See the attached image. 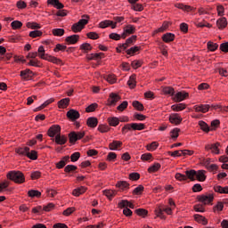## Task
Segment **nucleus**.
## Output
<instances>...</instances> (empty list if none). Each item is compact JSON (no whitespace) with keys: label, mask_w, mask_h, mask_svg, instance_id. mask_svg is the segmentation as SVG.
Masks as SVG:
<instances>
[{"label":"nucleus","mask_w":228,"mask_h":228,"mask_svg":"<svg viewBox=\"0 0 228 228\" xmlns=\"http://www.w3.org/2000/svg\"><path fill=\"white\" fill-rule=\"evenodd\" d=\"M196 28H211V24L208 21H200L196 23Z\"/></svg>","instance_id":"59"},{"label":"nucleus","mask_w":228,"mask_h":228,"mask_svg":"<svg viewBox=\"0 0 228 228\" xmlns=\"http://www.w3.org/2000/svg\"><path fill=\"white\" fill-rule=\"evenodd\" d=\"M189 94L184 92V91H181L175 94V97H174V101L175 102H183V101H184V99H187V97H189Z\"/></svg>","instance_id":"14"},{"label":"nucleus","mask_w":228,"mask_h":228,"mask_svg":"<svg viewBox=\"0 0 228 228\" xmlns=\"http://www.w3.org/2000/svg\"><path fill=\"white\" fill-rule=\"evenodd\" d=\"M61 127L59 125H53L48 129V136L50 138H54V136H58V134H61Z\"/></svg>","instance_id":"7"},{"label":"nucleus","mask_w":228,"mask_h":228,"mask_svg":"<svg viewBox=\"0 0 228 228\" xmlns=\"http://www.w3.org/2000/svg\"><path fill=\"white\" fill-rule=\"evenodd\" d=\"M12 29H20L22 28V23L20 20H14L11 23Z\"/></svg>","instance_id":"48"},{"label":"nucleus","mask_w":228,"mask_h":228,"mask_svg":"<svg viewBox=\"0 0 228 228\" xmlns=\"http://www.w3.org/2000/svg\"><path fill=\"white\" fill-rule=\"evenodd\" d=\"M131 8L134 12H143V5L141 4H134L131 5Z\"/></svg>","instance_id":"49"},{"label":"nucleus","mask_w":228,"mask_h":228,"mask_svg":"<svg viewBox=\"0 0 228 228\" xmlns=\"http://www.w3.org/2000/svg\"><path fill=\"white\" fill-rule=\"evenodd\" d=\"M220 50L223 52V53H228V42L226 43H222L220 45Z\"/></svg>","instance_id":"64"},{"label":"nucleus","mask_w":228,"mask_h":228,"mask_svg":"<svg viewBox=\"0 0 228 228\" xmlns=\"http://www.w3.org/2000/svg\"><path fill=\"white\" fill-rule=\"evenodd\" d=\"M214 190L216 193H228V186L222 187L220 185L214 186Z\"/></svg>","instance_id":"33"},{"label":"nucleus","mask_w":228,"mask_h":228,"mask_svg":"<svg viewBox=\"0 0 228 228\" xmlns=\"http://www.w3.org/2000/svg\"><path fill=\"white\" fill-rule=\"evenodd\" d=\"M86 124L88 127H93V128L97 127V125L99 124V120L97 119V118L91 117L87 118Z\"/></svg>","instance_id":"20"},{"label":"nucleus","mask_w":228,"mask_h":228,"mask_svg":"<svg viewBox=\"0 0 228 228\" xmlns=\"http://www.w3.org/2000/svg\"><path fill=\"white\" fill-rule=\"evenodd\" d=\"M133 33H134V29H126L121 36L117 33H111L109 37L111 40H120V38H126L128 35H133Z\"/></svg>","instance_id":"3"},{"label":"nucleus","mask_w":228,"mask_h":228,"mask_svg":"<svg viewBox=\"0 0 228 228\" xmlns=\"http://www.w3.org/2000/svg\"><path fill=\"white\" fill-rule=\"evenodd\" d=\"M65 41L69 45H74V44H77V42H79V35H71L67 37Z\"/></svg>","instance_id":"19"},{"label":"nucleus","mask_w":228,"mask_h":228,"mask_svg":"<svg viewBox=\"0 0 228 228\" xmlns=\"http://www.w3.org/2000/svg\"><path fill=\"white\" fill-rule=\"evenodd\" d=\"M85 137V131L82 132H71L69 134V142L76 143L77 140H81Z\"/></svg>","instance_id":"4"},{"label":"nucleus","mask_w":228,"mask_h":228,"mask_svg":"<svg viewBox=\"0 0 228 228\" xmlns=\"http://www.w3.org/2000/svg\"><path fill=\"white\" fill-rule=\"evenodd\" d=\"M46 61H51L52 63H56L57 65L61 63V61L56 57H53L51 55H47L46 58H45Z\"/></svg>","instance_id":"41"},{"label":"nucleus","mask_w":228,"mask_h":228,"mask_svg":"<svg viewBox=\"0 0 228 228\" xmlns=\"http://www.w3.org/2000/svg\"><path fill=\"white\" fill-rule=\"evenodd\" d=\"M75 170H77V167L74 165H68L64 168V172H66L67 174H70V172H74Z\"/></svg>","instance_id":"54"},{"label":"nucleus","mask_w":228,"mask_h":228,"mask_svg":"<svg viewBox=\"0 0 228 228\" xmlns=\"http://www.w3.org/2000/svg\"><path fill=\"white\" fill-rule=\"evenodd\" d=\"M47 4L53 6V8H56L57 10H63V8H65V5L61 4L60 0H47Z\"/></svg>","instance_id":"17"},{"label":"nucleus","mask_w":228,"mask_h":228,"mask_svg":"<svg viewBox=\"0 0 228 228\" xmlns=\"http://www.w3.org/2000/svg\"><path fill=\"white\" fill-rule=\"evenodd\" d=\"M86 37L87 38H90V40H97L99 38V34L96 32H88Z\"/></svg>","instance_id":"57"},{"label":"nucleus","mask_w":228,"mask_h":228,"mask_svg":"<svg viewBox=\"0 0 228 228\" xmlns=\"http://www.w3.org/2000/svg\"><path fill=\"white\" fill-rule=\"evenodd\" d=\"M142 47L140 46H133L130 49L126 50V54H129L130 56H133V54L138 53Z\"/></svg>","instance_id":"42"},{"label":"nucleus","mask_w":228,"mask_h":228,"mask_svg":"<svg viewBox=\"0 0 228 228\" xmlns=\"http://www.w3.org/2000/svg\"><path fill=\"white\" fill-rule=\"evenodd\" d=\"M130 181H138L140 179V175L138 173H131L129 175Z\"/></svg>","instance_id":"63"},{"label":"nucleus","mask_w":228,"mask_h":228,"mask_svg":"<svg viewBox=\"0 0 228 228\" xmlns=\"http://www.w3.org/2000/svg\"><path fill=\"white\" fill-rule=\"evenodd\" d=\"M127 106H128V102H127V101H125L117 107V110L118 111H124V110H126V108H127Z\"/></svg>","instance_id":"61"},{"label":"nucleus","mask_w":228,"mask_h":228,"mask_svg":"<svg viewBox=\"0 0 228 228\" xmlns=\"http://www.w3.org/2000/svg\"><path fill=\"white\" fill-rule=\"evenodd\" d=\"M69 102H70V99L64 98V99L59 101L58 106H59V108H66L67 106H69Z\"/></svg>","instance_id":"40"},{"label":"nucleus","mask_w":228,"mask_h":228,"mask_svg":"<svg viewBox=\"0 0 228 228\" xmlns=\"http://www.w3.org/2000/svg\"><path fill=\"white\" fill-rule=\"evenodd\" d=\"M199 126L202 131H204L205 133H209V126H208L206 122L202 120L199 121Z\"/></svg>","instance_id":"43"},{"label":"nucleus","mask_w":228,"mask_h":228,"mask_svg":"<svg viewBox=\"0 0 228 228\" xmlns=\"http://www.w3.org/2000/svg\"><path fill=\"white\" fill-rule=\"evenodd\" d=\"M163 93L166 95H174V94H175V91L174 90L173 87L167 86L163 88Z\"/></svg>","instance_id":"46"},{"label":"nucleus","mask_w":228,"mask_h":228,"mask_svg":"<svg viewBox=\"0 0 228 228\" xmlns=\"http://www.w3.org/2000/svg\"><path fill=\"white\" fill-rule=\"evenodd\" d=\"M185 174L190 179V181H195V179H198L200 183H204L206 181V175H204V171H195L193 169L185 171Z\"/></svg>","instance_id":"1"},{"label":"nucleus","mask_w":228,"mask_h":228,"mask_svg":"<svg viewBox=\"0 0 228 228\" xmlns=\"http://www.w3.org/2000/svg\"><path fill=\"white\" fill-rule=\"evenodd\" d=\"M108 123L112 127H117L120 124V120L117 117L108 118Z\"/></svg>","instance_id":"27"},{"label":"nucleus","mask_w":228,"mask_h":228,"mask_svg":"<svg viewBox=\"0 0 228 228\" xmlns=\"http://www.w3.org/2000/svg\"><path fill=\"white\" fill-rule=\"evenodd\" d=\"M98 131H100V133H108V131H110V126L106 125H99Z\"/></svg>","instance_id":"60"},{"label":"nucleus","mask_w":228,"mask_h":228,"mask_svg":"<svg viewBox=\"0 0 228 228\" xmlns=\"http://www.w3.org/2000/svg\"><path fill=\"white\" fill-rule=\"evenodd\" d=\"M7 179L13 181V183H16L17 184H22V183L26 181L24 174L20 171H10L7 174Z\"/></svg>","instance_id":"2"},{"label":"nucleus","mask_w":228,"mask_h":228,"mask_svg":"<svg viewBox=\"0 0 228 228\" xmlns=\"http://www.w3.org/2000/svg\"><path fill=\"white\" fill-rule=\"evenodd\" d=\"M28 197H31V199L37 197V199H39V197L42 196V192H40L39 191L37 190H30L28 192Z\"/></svg>","instance_id":"37"},{"label":"nucleus","mask_w":228,"mask_h":228,"mask_svg":"<svg viewBox=\"0 0 228 228\" xmlns=\"http://www.w3.org/2000/svg\"><path fill=\"white\" fill-rule=\"evenodd\" d=\"M132 129L134 131H143L145 125L143 123H132Z\"/></svg>","instance_id":"32"},{"label":"nucleus","mask_w":228,"mask_h":228,"mask_svg":"<svg viewBox=\"0 0 228 228\" xmlns=\"http://www.w3.org/2000/svg\"><path fill=\"white\" fill-rule=\"evenodd\" d=\"M199 202H202L206 206V204H211L215 200V196L212 193L202 194L198 197Z\"/></svg>","instance_id":"5"},{"label":"nucleus","mask_w":228,"mask_h":228,"mask_svg":"<svg viewBox=\"0 0 228 228\" xmlns=\"http://www.w3.org/2000/svg\"><path fill=\"white\" fill-rule=\"evenodd\" d=\"M29 37L31 38H37L38 37H42V31L40 30H33L29 32Z\"/></svg>","instance_id":"56"},{"label":"nucleus","mask_w":228,"mask_h":228,"mask_svg":"<svg viewBox=\"0 0 228 228\" xmlns=\"http://www.w3.org/2000/svg\"><path fill=\"white\" fill-rule=\"evenodd\" d=\"M136 36H132L131 37L127 38L126 40V43L119 45L120 49H123V51H126L127 47H130V45H133L134 42H136Z\"/></svg>","instance_id":"11"},{"label":"nucleus","mask_w":228,"mask_h":228,"mask_svg":"<svg viewBox=\"0 0 228 228\" xmlns=\"http://www.w3.org/2000/svg\"><path fill=\"white\" fill-rule=\"evenodd\" d=\"M119 208H130V209H134V205L128 200H123L118 203Z\"/></svg>","instance_id":"25"},{"label":"nucleus","mask_w":228,"mask_h":228,"mask_svg":"<svg viewBox=\"0 0 228 228\" xmlns=\"http://www.w3.org/2000/svg\"><path fill=\"white\" fill-rule=\"evenodd\" d=\"M171 109L173 110V111H183V110H186V104L184 103L174 104L171 106Z\"/></svg>","instance_id":"29"},{"label":"nucleus","mask_w":228,"mask_h":228,"mask_svg":"<svg viewBox=\"0 0 228 228\" xmlns=\"http://www.w3.org/2000/svg\"><path fill=\"white\" fill-rule=\"evenodd\" d=\"M175 177L177 181H187L189 179L186 173H185V175H183L181 173H176Z\"/></svg>","instance_id":"45"},{"label":"nucleus","mask_w":228,"mask_h":228,"mask_svg":"<svg viewBox=\"0 0 228 228\" xmlns=\"http://www.w3.org/2000/svg\"><path fill=\"white\" fill-rule=\"evenodd\" d=\"M181 132V129L179 128H174L172 131H171V138L173 140H176V138H179V133Z\"/></svg>","instance_id":"52"},{"label":"nucleus","mask_w":228,"mask_h":228,"mask_svg":"<svg viewBox=\"0 0 228 228\" xmlns=\"http://www.w3.org/2000/svg\"><path fill=\"white\" fill-rule=\"evenodd\" d=\"M99 28L102 29H105V28H111V29H115L116 25L113 20H105L99 23Z\"/></svg>","instance_id":"16"},{"label":"nucleus","mask_w":228,"mask_h":228,"mask_svg":"<svg viewBox=\"0 0 228 228\" xmlns=\"http://www.w3.org/2000/svg\"><path fill=\"white\" fill-rule=\"evenodd\" d=\"M194 220L198 222L199 224H202L203 225H208V219L206 217L202 216L201 215L196 214L194 215Z\"/></svg>","instance_id":"26"},{"label":"nucleus","mask_w":228,"mask_h":228,"mask_svg":"<svg viewBox=\"0 0 228 228\" xmlns=\"http://www.w3.org/2000/svg\"><path fill=\"white\" fill-rule=\"evenodd\" d=\"M217 26L219 28L222 29L227 28V19L225 17H223L217 20Z\"/></svg>","instance_id":"31"},{"label":"nucleus","mask_w":228,"mask_h":228,"mask_svg":"<svg viewBox=\"0 0 228 228\" xmlns=\"http://www.w3.org/2000/svg\"><path fill=\"white\" fill-rule=\"evenodd\" d=\"M67 117L69 120H71L72 122H76V120H77V118H79V117H81V115L79 114V111L71 109L67 112Z\"/></svg>","instance_id":"10"},{"label":"nucleus","mask_w":228,"mask_h":228,"mask_svg":"<svg viewBox=\"0 0 228 228\" xmlns=\"http://www.w3.org/2000/svg\"><path fill=\"white\" fill-rule=\"evenodd\" d=\"M122 147V142L120 141H113L109 144L110 151H118Z\"/></svg>","instance_id":"21"},{"label":"nucleus","mask_w":228,"mask_h":228,"mask_svg":"<svg viewBox=\"0 0 228 228\" xmlns=\"http://www.w3.org/2000/svg\"><path fill=\"white\" fill-rule=\"evenodd\" d=\"M175 38V35L172 33H166L162 36L163 42H166V44H168L169 42H174Z\"/></svg>","instance_id":"22"},{"label":"nucleus","mask_w":228,"mask_h":228,"mask_svg":"<svg viewBox=\"0 0 228 228\" xmlns=\"http://www.w3.org/2000/svg\"><path fill=\"white\" fill-rule=\"evenodd\" d=\"M85 191H86V188L82 186L80 188H77V189L73 190V195L75 197H79V195H83V193H85Z\"/></svg>","instance_id":"36"},{"label":"nucleus","mask_w":228,"mask_h":228,"mask_svg":"<svg viewBox=\"0 0 228 228\" xmlns=\"http://www.w3.org/2000/svg\"><path fill=\"white\" fill-rule=\"evenodd\" d=\"M160 168H161V164L154 163L152 166H151L148 168V172H150V174H152L154 172H158V170H159Z\"/></svg>","instance_id":"35"},{"label":"nucleus","mask_w":228,"mask_h":228,"mask_svg":"<svg viewBox=\"0 0 228 228\" xmlns=\"http://www.w3.org/2000/svg\"><path fill=\"white\" fill-rule=\"evenodd\" d=\"M156 216L161 220H165L167 216L163 213H167V215H172V208H158L155 210Z\"/></svg>","instance_id":"6"},{"label":"nucleus","mask_w":228,"mask_h":228,"mask_svg":"<svg viewBox=\"0 0 228 228\" xmlns=\"http://www.w3.org/2000/svg\"><path fill=\"white\" fill-rule=\"evenodd\" d=\"M27 158H28L29 159L35 160V159H37L38 155L36 151H28L27 153Z\"/></svg>","instance_id":"44"},{"label":"nucleus","mask_w":228,"mask_h":228,"mask_svg":"<svg viewBox=\"0 0 228 228\" xmlns=\"http://www.w3.org/2000/svg\"><path fill=\"white\" fill-rule=\"evenodd\" d=\"M136 215H138L139 216H146L147 215V210L143 209V208H138L135 210Z\"/></svg>","instance_id":"62"},{"label":"nucleus","mask_w":228,"mask_h":228,"mask_svg":"<svg viewBox=\"0 0 228 228\" xmlns=\"http://www.w3.org/2000/svg\"><path fill=\"white\" fill-rule=\"evenodd\" d=\"M214 212L223 211L224 210V203L222 201L217 202V204L213 208Z\"/></svg>","instance_id":"58"},{"label":"nucleus","mask_w":228,"mask_h":228,"mask_svg":"<svg viewBox=\"0 0 228 228\" xmlns=\"http://www.w3.org/2000/svg\"><path fill=\"white\" fill-rule=\"evenodd\" d=\"M220 147V143L219 142H216V143H212V144H206L205 145V150L212 152V154H220V149L218 148Z\"/></svg>","instance_id":"8"},{"label":"nucleus","mask_w":228,"mask_h":228,"mask_svg":"<svg viewBox=\"0 0 228 228\" xmlns=\"http://www.w3.org/2000/svg\"><path fill=\"white\" fill-rule=\"evenodd\" d=\"M159 143L156 142H152L151 143L147 145V151H156L159 147Z\"/></svg>","instance_id":"53"},{"label":"nucleus","mask_w":228,"mask_h":228,"mask_svg":"<svg viewBox=\"0 0 228 228\" xmlns=\"http://www.w3.org/2000/svg\"><path fill=\"white\" fill-rule=\"evenodd\" d=\"M103 194L105 197H108V199H110V200H111V199H113V197H115V195H117V191H111V190H105L103 191Z\"/></svg>","instance_id":"39"},{"label":"nucleus","mask_w":228,"mask_h":228,"mask_svg":"<svg viewBox=\"0 0 228 228\" xmlns=\"http://www.w3.org/2000/svg\"><path fill=\"white\" fill-rule=\"evenodd\" d=\"M53 142L57 143V145H65L67 143V136L61 135V134H57L53 139Z\"/></svg>","instance_id":"18"},{"label":"nucleus","mask_w":228,"mask_h":228,"mask_svg":"<svg viewBox=\"0 0 228 228\" xmlns=\"http://www.w3.org/2000/svg\"><path fill=\"white\" fill-rule=\"evenodd\" d=\"M132 105L135 108V110H138V111H143V104H142L138 101H134Z\"/></svg>","instance_id":"50"},{"label":"nucleus","mask_w":228,"mask_h":228,"mask_svg":"<svg viewBox=\"0 0 228 228\" xmlns=\"http://www.w3.org/2000/svg\"><path fill=\"white\" fill-rule=\"evenodd\" d=\"M169 122L175 126H179L183 122V118L177 113H173L169 116Z\"/></svg>","instance_id":"12"},{"label":"nucleus","mask_w":228,"mask_h":228,"mask_svg":"<svg viewBox=\"0 0 228 228\" xmlns=\"http://www.w3.org/2000/svg\"><path fill=\"white\" fill-rule=\"evenodd\" d=\"M127 85L128 86H130V88H134V86H136V80L134 75H132L130 77L129 80L127 81Z\"/></svg>","instance_id":"47"},{"label":"nucleus","mask_w":228,"mask_h":228,"mask_svg":"<svg viewBox=\"0 0 228 228\" xmlns=\"http://www.w3.org/2000/svg\"><path fill=\"white\" fill-rule=\"evenodd\" d=\"M70 159V157L69 156H65L61 160H60L57 164H56V168H63L65 167V165H67V163H69V160Z\"/></svg>","instance_id":"24"},{"label":"nucleus","mask_w":228,"mask_h":228,"mask_svg":"<svg viewBox=\"0 0 228 228\" xmlns=\"http://www.w3.org/2000/svg\"><path fill=\"white\" fill-rule=\"evenodd\" d=\"M26 28H28V29H40L42 27L37 22L28 21L26 24Z\"/></svg>","instance_id":"28"},{"label":"nucleus","mask_w":228,"mask_h":228,"mask_svg":"<svg viewBox=\"0 0 228 228\" xmlns=\"http://www.w3.org/2000/svg\"><path fill=\"white\" fill-rule=\"evenodd\" d=\"M209 108H211V105L209 104H200V105H195L193 107V110L197 113H208V111H209Z\"/></svg>","instance_id":"13"},{"label":"nucleus","mask_w":228,"mask_h":228,"mask_svg":"<svg viewBox=\"0 0 228 228\" xmlns=\"http://www.w3.org/2000/svg\"><path fill=\"white\" fill-rule=\"evenodd\" d=\"M52 33L54 37H63L65 35L64 29H53Z\"/></svg>","instance_id":"55"},{"label":"nucleus","mask_w":228,"mask_h":228,"mask_svg":"<svg viewBox=\"0 0 228 228\" xmlns=\"http://www.w3.org/2000/svg\"><path fill=\"white\" fill-rule=\"evenodd\" d=\"M88 24V20L81 19L78 22L72 25L71 29H85V26Z\"/></svg>","instance_id":"15"},{"label":"nucleus","mask_w":228,"mask_h":228,"mask_svg":"<svg viewBox=\"0 0 228 228\" xmlns=\"http://www.w3.org/2000/svg\"><path fill=\"white\" fill-rule=\"evenodd\" d=\"M116 186L119 188V190H129V183L126 181L118 182Z\"/></svg>","instance_id":"30"},{"label":"nucleus","mask_w":228,"mask_h":228,"mask_svg":"<svg viewBox=\"0 0 228 228\" xmlns=\"http://www.w3.org/2000/svg\"><path fill=\"white\" fill-rule=\"evenodd\" d=\"M120 95L117 94L116 93H110L109 99H108V105L109 106H116L117 102L120 101Z\"/></svg>","instance_id":"9"},{"label":"nucleus","mask_w":228,"mask_h":228,"mask_svg":"<svg viewBox=\"0 0 228 228\" xmlns=\"http://www.w3.org/2000/svg\"><path fill=\"white\" fill-rule=\"evenodd\" d=\"M31 74H33V71H31L30 69H25V70H21L20 71V77H22V79H28L29 77V76H31Z\"/></svg>","instance_id":"38"},{"label":"nucleus","mask_w":228,"mask_h":228,"mask_svg":"<svg viewBox=\"0 0 228 228\" xmlns=\"http://www.w3.org/2000/svg\"><path fill=\"white\" fill-rule=\"evenodd\" d=\"M207 45H208V49H209V51H212V52H215L216 50L218 49V44L213 43L211 41H209Z\"/></svg>","instance_id":"51"},{"label":"nucleus","mask_w":228,"mask_h":228,"mask_svg":"<svg viewBox=\"0 0 228 228\" xmlns=\"http://www.w3.org/2000/svg\"><path fill=\"white\" fill-rule=\"evenodd\" d=\"M28 151H29V147H19L15 149V152L20 156H28Z\"/></svg>","instance_id":"23"},{"label":"nucleus","mask_w":228,"mask_h":228,"mask_svg":"<svg viewBox=\"0 0 228 228\" xmlns=\"http://www.w3.org/2000/svg\"><path fill=\"white\" fill-rule=\"evenodd\" d=\"M37 56H39V58H41V60H45L47 58V55L45 53V49L44 48V46H39L38 50H37Z\"/></svg>","instance_id":"34"}]
</instances>
